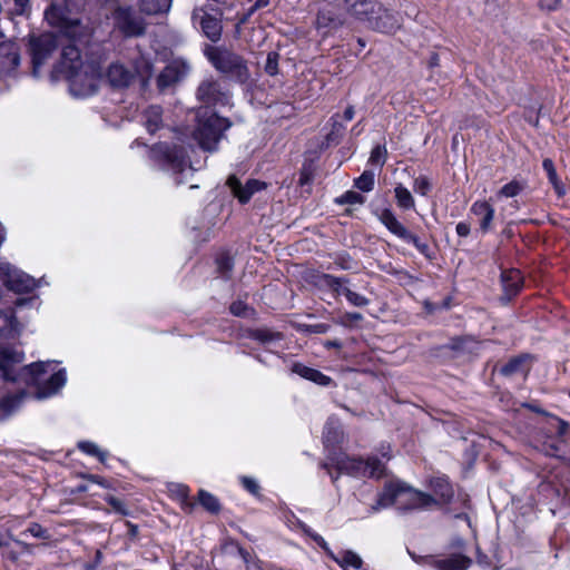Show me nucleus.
Returning a JSON list of instances; mask_svg holds the SVG:
<instances>
[{
    "label": "nucleus",
    "mask_w": 570,
    "mask_h": 570,
    "mask_svg": "<svg viewBox=\"0 0 570 570\" xmlns=\"http://www.w3.org/2000/svg\"><path fill=\"white\" fill-rule=\"evenodd\" d=\"M24 352L9 343H0V374L3 381L35 386V397L43 400L59 392L66 384L63 368L48 375L50 362H33L21 366Z\"/></svg>",
    "instance_id": "f257e3e1"
},
{
    "label": "nucleus",
    "mask_w": 570,
    "mask_h": 570,
    "mask_svg": "<svg viewBox=\"0 0 570 570\" xmlns=\"http://www.w3.org/2000/svg\"><path fill=\"white\" fill-rule=\"evenodd\" d=\"M346 13L372 30L393 33L400 28L397 13L384 8L374 0H348L342 2Z\"/></svg>",
    "instance_id": "f03ea898"
},
{
    "label": "nucleus",
    "mask_w": 570,
    "mask_h": 570,
    "mask_svg": "<svg viewBox=\"0 0 570 570\" xmlns=\"http://www.w3.org/2000/svg\"><path fill=\"white\" fill-rule=\"evenodd\" d=\"M204 55L210 65L227 79L245 85L250 78L247 60L239 53L223 46L206 45Z\"/></svg>",
    "instance_id": "7ed1b4c3"
},
{
    "label": "nucleus",
    "mask_w": 570,
    "mask_h": 570,
    "mask_svg": "<svg viewBox=\"0 0 570 570\" xmlns=\"http://www.w3.org/2000/svg\"><path fill=\"white\" fill-rule=\"evenodd\" d=\"M335 470L352 478L381 479L386 475L385 463L376 455H368L366 459L361 456H348L344 453H331L328 455Z\"/></svg>",
    "instance_id": "20e7f679"
},
{
    "label": "nucleus",
    "mask_w": 570,
    "mask_h": 570,
    "mask_svg": "<svg viewBox=\"0 0 570 570\" xmlns=\"http://www.w3.org/2000/svg\"><path fill=\"white\" fill-rule=\"evenodd\" d=\"M149 155L160 169L174 174L175 185L179 186L184 183L181 174L187 167L188 157L183 146L158 142L150 148Z\"/></svg>",
    "instance_id": "39448f33"
},
{
    "label": "nucleus",
    "mask_w": 570,
    "mask_h": 570,
    "mask_svg": "<svg viewBox=\"0 0 570 570\" xmlns=\"http://www.w3.org/2000/svg\"><path fill=\"white\" fill-rule=\"evenodd\" d=\"M377 218L391 234L404 243L413 245L428 261L435 258V253L431 249L430 245L422 237L406 228L390 208L382 209L377 214Z\"/></svg>",
    "instance_id": "423d86ee"
},
{
    "label": "nucleus",
    "mask_w": 570,
    "mask_h": 570,
    "mask_svg": "<svg viewBox=\"0 0 570 570\" xmlns=\"http://www.w3.org/2000/svg\"><path fill=\"white\" fill-rule=\"evenodd\" d=\"M232 126L228 118L219 117L216 114L200 119L194 132L195 139L202 149L206 151L217 150V145L224 132Z\"/></svg>",
    "instance_id": "0eeeda50"
},
{
    "label": "nucleus",
    "mask_w": 570,
    "mask_h": 570,
    "mask_svg": "<svg viewBox=\"0 0 570 570\" xmlns=\"http://www.w3.org/2000/svg\"><path fill=\"white\" fill-rule=\"evenodd\" d=\"M114 29L124 38H139L146 33V21L131 6L117 4L111 11Z\"/></svg>",
    "instance_id": "6e6552de"
},
{
    "label": "nucleus",
    "mask_w": 570,
    "mask_h": 570,
    "mask_svg": "<svg viewBox=\"0 0 570 570\" xmlns=\"http://www.w3.org/2000/svg\"><path fill=\"white\" fill-rule=\"evenodd\" d=\"M58 48V37L52 32L29 36L28 49L31 56L32 75L35 77L39 76L41 67L52 57Z\"/></svg>",
    "instance_id": "1a4fd4ad"
},
{
    "label": "nucleus",
    "mask_w": 570,
    "mask_h": 570,
    "mask_svg": "<svg viewBox=\"0 0 570 570\" xmlns=\"http://www.w3.org/2000/svg\"><path fill=\"white\" fill-rule=\"evenodd\" d=\"M65 78L69 81L70 92L75 97H88L97 92L100 72L94 66H86Z\"/></svg>",
    "instance_id": "9d476101"
},
{
    "label": "nucleus",
    "mask_w": 570,
    "mask_h": 570,
    "mask_svg": "<svg viewBox=\"0 0 570 570\" xmlns=\"http://www.w3.org/2000/svg\"><path fill=\"white\" fill-rule=\"evenodd\" d=\"M0 279L9 291L16 293H30L37 287L33 277L7 262H0Z\"/></svg>",
    "instance_id": "9b49d317"
},
{
    "label": "nucleus",
    "mask_w": 570,
    "mask_h": 570,
    "mask_svg": "<svg viewBox=\"0 0 570 570\" xmlns=\"http://www.w3.org/2000/svg\"><path fill=\"white\" fill-rule=\"evenodd\" d=\"M196 97L205 106H227L230 100V92L219 80L210 77L199 83Z\"/></svg>",
    "instance_id": "f8f14e48"
},
{
    "label": "nucleus",
    "mask_w": 570,
    "mask_h": 570,
    "mask_svg": "<svg viewBox=\"0 0 570 570\" xmlns=\"http://www.w3.org/2000/svg\"><path fill=\"white\" fill-rule=\"evenodd\" d=\"M191 19L194 24H197L202 33L213 43H216L222 39V12L213 14L204 8H196L193 11Z\"/></svg>",
    "instance_id": "ddd939ff"
},
{
    "label": "nucleus",
    "mask_w": 570,
    "mask_h": 570,
    "mask_svg": "<svg viewBox=\"0 0 570 570\" xmlns=\"http://www.w3.org/2000/svg\"><path fill=\"white\" fill-rule=\"evenodd\" d=\"M345 23L344 14L335 8L322 7L317 10L314 27L322 35L327 37L335 33Z\"/></svg>",
    "instance_id": "4468645a"
},
{
    "label": "nucleus",
    "mask_w": 570,
    "mask_h": 570,
    "mask_svg": "<svg viewBox=\"0 0 570 570\" xmlns=\"http://www.w3.org/2000/svg\"><path fill=\"white\" fill-rule=\"evenodd\" d=\"M190 71V66L181 60L174 59L170 61L158 75L157 87L159 90H165L177 82H180Z\"/></svg>",
    "instance_id": "2eb2a0df"
},
{
    "label": "nucleus",
    "mask_w": 570,
    "mask_h": 570,
    "mask_svg": "<svg viewBox=\"0 0 570 570\" xmlns=\"http://www.w3.org/2000/svg\"><path fill=\"white\" fill-rule=\"evenodd\" d=\"M226 185L230 189L233 196L237 198L242 205L247 204L255 193L267 188V184L265 181L253 178L248 179L246 184L243 185L235 175H230L227 178Z\"/></svg>",
    "instance_id": "dca6fc26"
},
{
    "label": "nucleus",
    "mask_w": 570,
    "mask_h": 570,
    "mask_svg": "<svg viewBox=\"0 0 570 570\" xmlns=\"http://www.w3.org/2000/svg\"><path fill=\"white\" fill-rule=\"evenodd\" d=\"M86 67L83 65L79 48L72 43L63 46L61 49L60 60L56 67L57 72L65 77L71 72L79 71Z\"/></svg>",
    "instance_id": "f3484780"
},
{
    "label": "nucleus",
    "mask_w": 570,
    "mask_h": 570,
    "mask_svg": "<svg viewBox=\"0 0 570 570\" xmlns=\"http://www.w3.org/2000/svg\"><path fill=\"white\" fill-rule=\"evenodd\" d=\"M421 560L436 570H468L472 564V559L461 553H453L443 559L426 556Z\"/></svg>",
    "instance_id": "a211bd4d"
},
{
    "label": "nucleus",
    "mask_w": 570,
    "mask_h": 570,
    "mask_svg": "<svg viewBox=\"0 0 570 570\" xmlns=\"http://www.w3.org/2000/svg\"><path fill=\"white\" fill-rule=\"evenodd\" d=\"M533 361L534 356L532 354L520 353L509 358L507 363L499 367L498 373L504 377H512L519 374L527 376Z\"/></svg>",
    "instance_id": "6ab92c4d"
},
{
    "label": "nucleus",
    "mask_w": 570,
    "mask_h": 570,
    "mask_svg": "<svg viewBox=\"0 0 570 570\" xmlns=\"http://www.w3.org/2000/svg\"><path fill=\"white\" fill-rule=\"evenodd\" d=\"M403 495L407 497L404 502L400 500L399 509L403 511L422 510L439 503V501L433 495L419 490H414L407 485H405Z\"/></svg>",
    "instance_id": "aec40b11"
},
{
    "label": "nucleus",
    "mask_w": 570,
    "mask_h": 570,
    "mask_svg": "<svg viewBox=\"0 0 570 570\" xmlns=\"http://www.w3.org/2000/svg\"><path fill=\"white\" fill-rule=\"evenodd\" d=\"M19 65V46L11 40L0 42V75H8L14 71Z\"/></svg>",
    "instance_id": "412c9836"
},
{
    "label": "nucleus",
    "mask_w": 570,
    "mask_h": 570,
    "mask_svg": "<svg viewBox=\"0 0 570 570\" xmlns=\"http://www.w3.org/2000/svg\"><path fill=\"white\" fill-rule=\"evenodd\" d=\"M405 484L403 483H390L384 487V490L377 495V499L373 505H371V512H379L381 509L389 508L394 503L400 505V499L403 497Z\"/></svg>",
    "instance_id": "4be33fe9"
},
{
    "label": "nucleus",
    "mask_w": 570,
    "mask_h": 570,
    "mask_svg": "<svg viewBox=\"0 0 570 570\" xmlns=\"http://www.w3.org/2000/svg\"><path fill=\"white\" fill-rule=\"evenodd\" d=\"M106 78L112 88L122 89L129 87L134 73L122 63L112 62L107 69Z\"/></svg>",
    "instance_id": "5701e85b"
},
{
    "label": "nucleus",
    "mask_w": 570,
    "mask_h": 570,
    "mask_svg": "<svg viewBox=\"0 0 570 570\" xmlns=\"http://www.w3.org/2000/svg\"><path fill=\"white\" fill-rule=\"evenodd\" d=\"M291 371L302 379L311 381L320 386H330L334 383L331 376L325 375L320 370L309 367L301 362H294L291 366Z\"/></svg>",
    "instance_id": "b1692460"
},
{
    "label": "nucleus",
    "mask_w": 570,
    "mask_h": 570,
    "mask_svg": "<svg viewBox=\"0 0 570 570\" xmlns=\"http://www.w3.org/2000/svg\"><path fill=\"white\" fill-rule=\"evenodd\" d=\"M28 393L24 389L16 393H9L0 399V422L6 421L22 405Z\"/></svg>",
    "instance_id": "393cba45"
},
{
    "label": "nucleus",
    "mask_w": 570,
    "mask_h": 570,
    "mask_svg": "<svg viewBox=\"0 0 570 570\" xmlns=\"http://www.w3.org/2000/svg\"><path fill=\"white\" fill-rule=\"evenodd\" d=\"M67 13H70L66 6H60L56 3H51L45 11V18L48 23L52 27H68L72 24H78L79 20H71L67 17Z\"/></svg>",
    "instance_id": "a878e982"
},
{
    "label": "nucleus",
    "mask_w": 570,
    "mask_h": 570,
    "mask_svg": "<svg viewBox=\"0 0 570 570\" xmlns=\"http://www.w3.org/2000/svg\"><path fill=\"white\" fill-rule=\"evenodd\" d=\"M471 213L480 217V230L487 234L492 228L495 210L492 205L485 200H476L471 206Z\"/></svg>",
    "instance_id": "bb28decb"
},
{
    "label": "nucleus",
    "mask_w": 570,
    "mask_h": 570,
    "mask_svg": "<svg viewBox=\"0 0 570 570\" xmlns=\"http://www.w3.org/2000/svg\"><path fill=\"white\" fill-rule=\"evenodd\" d=\"M522 407L528 409L531 412L549 416L550 417V421H549L550 431L553 432L558 438H561L567 433L569 424L566 421L561 420L560 417L549 414L546 410L540 407L537 403L525 402V403H522Z\"/></svg>",
    "instance_id": "cd10ccee"
},
{
    "label": "nucleus",
    "mask_w": 570,
    "mask_h": 570,
    "mask_svg": "<svg viewBox=\"0 0 570 570\" xmlns=\"http://www.w3.org/2000/svg\"><path fill=\"white\" fill-rule=\"evenodd\" d=\"M318 285L328 288L335 296L344 295L345 291L350 289L345 285L350 283L346 276H334L332 274L323 273L317 276Z\"/></svg>",
    "instance_id": "c85d7f7f"
},
{
    "label": "nucleus",
    "mask_w": 570,
    "mask_h": 570,
    "mask_svg": "<svg viewBox=\"0 0 570 570\" xmlns=\"http://www.w3.org/2000/svg\"><path fill=\"white\" fill-rule=\"evenodd\" d=\"M479 342L471 335L454 336L443 346L455 353H474L478 350Z\"/></svg>",
    "instance_id": "c756f323"
},
{
    "label": "nucleus",
    "mask_w": 570,
    "mask_h": 570,
    "mask_svg": "<svg viewBox=\"0 0 570 570\" xmlns=\"http://www.w3.org/2000/svg\"><path fill=\"white\" fill-rule=\"evenodd\" d=\"M343 438L338 420L330 417L323 429V444L325 448H335Z\"/></svg>",
    "instance_id": "7c9ffc66"
},
{
    "label": "nucleus",
    "mask_w": 570,
    "mask_h": 570,
    "mask_svg": "<svg viewBox=\"0 0 570 570\" xmlns=\"http://www.w3.org/2000/svg\"><path fill=\"white\" fill-rule=\"evenodd\" d=\"M431 489L439 497L440 502L449 504L454 498V490L446 476H436L431 480Z\"/></svg>",
    "instance_id": "2f4dec72"
},
{
    "label": "nucleus",
    "mask_w": 570,
    "mask_h": 570,
    "mask_svg": "<svg viewBox=\"0 0 570 570\" xmlns=\"http://www.w3.org/2000/svg\"><path fill=\"white\" fill-rule=\"evenodd\" d=\"M144 126L151 135L163 127V108L158 105L149 106L142 114Z\"/></svg>",
    "instance_id": "473e14b6"
},
{
    "label": "nucleus",
    "mask_w": 570,
    "mask_h": 570,
    "mask_svg": "<svg viewBox=\"0 0 570 570\" xmlns=\"http://www.w3.org/2000/svg\"><path fill=\"white\" fill-rule=\"evenodd\" d=\"M501 282L505 295L512 298L519 294L523 282L518 271L511 269L501 274Z\"/></svg>",
    "instance_id": "72a5a7b5"
},
{
    "label": "nucleus",
    "mask_w": 570,
    "mask_h": 570,
    "mask_svg": "<svg viewBox=\"0 0 570 570\" xmlns=\"http://www.w3.org/2000/svg\"><path fill=\"white\" fill-rule=\"evenodd\" d=\"M542 168L547 174L549 183L552 185L558 197H563L567 193L566 187L557 174L554 163L551 158H544Z\"/></svg>",
    "instance_id": "f704fd0d"
},
{
    "label": "nucleus",
    "mask_w": 570,
    "mask_h": 570,
    "mask_svg": "<svg viewBox=\"0 0 570 570\" xmlns=\"http://www.w3.org/2000/svg\"><path fill=\"white\" fill-rule=\"evenodd\" d=\"M173 0H139L140 12L147 16H157L168 12Z\"/></svg>",
    "instance_id": "c9c22d12"
},
{
    "label": "nucleus",
    "mask_w": 570,
    "mask_h": 570,
    "mask_svg": "<svg viewBox=\"0 0 570 570\" xmlns=\"http://www.w3.org/2000/svg\"><path fill=\"white\" fill-rule=\"evenodd\" d=\"M331 559L344 570H361L363 568L362 558L352 550L343 551L341 557L334 554V558Z\"/></svg>",
    "instance_id": "e433bc0d"
},
{
    "label": "nucleus",
    "mask_w": 570,
    "mask_h": 570,
    "mask_svg": "<svg viewBox=\"0 0 570 570\" xmlns=\"http://www.w3.org/2000/svg\"><path fill=\"white\" fill-rule=\"evenodd\" d=\"M19 322L12 309L0 311V334L14 336L18 334Z\"/></svg>",
    "instance_id": "4c0bfd02"
},
{
    "label": "nucleus",
    "mask_w": 570,
    "mask_h": 570,
    "mask_svg": "<svg viewBox=\"0 0 570 570\" xmlns=\"http://www.w3.org/2000/svg\"><path fill=\"white\" fill-rule=\"evenodd\" d=\"M216 271L218 275L225 279L229 281L233 275V269L235 266L234 257L228 252H222L216 257Z\"/></svg>",
    "instance_id": "58836bf2"
},
{
    "label": "nucleus",
    "mask_w": 570,
    "mask_h": 570,
    "mask_svg": "<svg viewBox=\"0 0 570 570\" xmlns=\"http://www.w3.org/2000/svg\"><path fill=\"white\" fill-rule=\"evenodd\" d=\"M246 336L259 342L261 344H267L283 338L282 333L274 332L269 328H249L246 332Z\"/></svg>",
    "instance_id": "ea45409f"
},
{
    "label": "nucleus",
    "mask_w": 570,
    "mask_h": 570,
    "mask_svg": "<svg viewBox=\"0 0 570 570\" xmlns=\"http://www.w3.org/2000/svg\"><path fill=\"white\" fill-rule=\"evenodd\" d=\"M527 187L524 180L512 179L508 184L503 185L495 194L498 198H513L521 194Z\"/></svg>",
    "instance_id": "a19ab883"
},
{
    "label": "nucleus",
    "mask_w": 570,
    "mask_h": 570,
    "mask_svg": "<svg viewBox=\"0 0 570 570\" xmlns=\"http://www.w3.org/2000/svg\"><path fill=\"white\" fill-rule=\"evenodd\" d=\"M340 115L335 114L330 118L331 129L326 134L327 144H338L345 132V126L338 120Z\"/></svg>",
    "instance_id": "79ce46f5"
},
{
    "label": "nucleus",
    "mask_w": 570,
    "mask_h": 570,
    "mask_svg": "<svg viewBox=\"0 0 570 570\" xmlns=\"http://www.w3.org/2000/svg\"><path fill=\"white\" fill-rule=\"evenodd\" d=\"M198 502L206 511L213 514H217L222 510L219 500L206 490L202 489L198 491Z\"/></svg>",
    "instance_id": "37998d69"
},
{
    "label": "nucleus",
    "mask_w": 570,
    "mask_h": 570,
    "mask_svg": "<svg viewBox=\"0 0 570 570\" xmlns=\"http://www.w3.org/2000/svg\"><path fill=\"white\" fill-rule=\"evenodd\" d=\"M396 204L402 209H412L415 206L414 198L410 190L402 184L396 185L394 188Z\"/></svg>",
    "instance_id": "c03bdc74"
},
{
    "label": "nucleus",
    "mask_w": 570,
    "mask_h": 570,
    "mask_svg": "<svg viewBox=\"0 0 570 570\" xmlns=\"http://www.w3.org/2000/svg\"><path fill=\"white\" fill-rule=\"evenodd\" d=\"M314 171H315V169L311 161H304L302 165V168L299 169V177H298L297 185L303 188L307 186L306 191L308 194L312 191L311 185L314 179Z\"/></svg>",
    "instance_id": "a18cd8bd"
},
{
    "label": "nucleus",
    "mask_w": 570,
    "mask_h": 570,
    "mask_svg": "<svg viewBox=\"0 0 570 570\" xmlns=\"http://www.w3.org/2000/svg\"><path fill=\"white\" fill-rule=\"evenodd\" d=\"M375 174L372 170H364L361 176L354 179V187L363 193L374 189Z\"/></svg>",
    "instance_id": "49530a36"
},
{
    "label": "nucleus",
    "mask_w": 570,
    "mask_h": 570,
    "mask_svg": "<svg viewBox=\"0 0 570 570\" xmlns=\"http://www.w3.org/2000/svg\"><path fill=\"white\" fill-rule=\"evenodd\" d=\"M78 448L83 453L96 456L101 463H105L108 455L107 452L101 451L96 443L90 441L79 442Z\"/></svg>",
    "instance_id": "de8ad7c7"
},
{
    "label": "nucleus",
    "mask_w": 570,
    "mask_h": 570,
    "mask_svg": "<svg viewBox=\"0 0 570 570\" xmlns=\"http://www.w3.org/2000/svg\"><path fill=\"white\" fill-rule=\"evenodd\" d=\"M31 0H13V7L9 9L8 14L12 17L29 18L31 14Z\"/></svg>",
    "instance_id": "09e8293b"
},
{
    "label": "nucleus",
    "mask_w": 570,
    "mask_h": 570,
    "mask_svg": "<svg viewBox=\"0 0 570 570\" xmlns=\"http://www.w3.org/2000/svg\"><path fill=\"white\" fill-rule=\"evenodd\" d=\"M335 203L338 204V205H345V204H348V205H363L365 203V197L357 193V191H354V190H347L345 191L344 194H342L341 196L336 197L335 198Z\"/></svg>",
    "instance_id": "8fccbe9b"
},
{
    "label": "nucleus",
    "mask_w": 570,
    "mask_h": 570,
    "mask_svg": "<svg viewBox=\"0 0 570 570\" xmlns=\"http://www.w3.org/2000/svg\"><path fill=\"white\" fill-rule=\"evenodd\" d=\"M387 157L385 145H376L370 155L368 163L371 165L383 167Z\"/></svg>",
    "instance_id": "3c124183"
},
{
    "label": "nucleus",
    "mask_w": 570,
    "mask_h": 570,
    "mask_svg": "<svg viewBox=\"0 0 570 570\" xmlns=\"http://www.w3.org/2000/svg\"><path fill=\"white\" fill-rule=\"evenodd\" d=\"M104 501L106 503H108L111 507V509L118 514L127 517V515H130V513H131L122 500H120L111 494L105 495Z\"/></svg>",
    "instance_id": "603ef678"
},
{
    "label": "nucleus",
    "mask_w": 570,
    "mask_h": 570,
    "mask_svg": "<svg viewBox=\"0 0 570 570\" xmlns=\"http://www.w3.org/2000/svg\"><path fill=\"white\" fill-rule=\"evenodd\" d=\"M229 312L232 315L236 317H247L249 315V312L252 314L255 313L254 308L249 307L248 304L242 299L234 301L229 305Z\"/></svg>",
    "instance_id": "864d4df0"
},
{
    "label": "nucleus",
    "mask_w": 570,
    "mask_h": 570,
    "mask_svg": "<svg viewBox=\"0 0 570 570\" xmlns=\"http://www.w3.org/2000/svg\"><path fill=\"white\" fill-rule=\"evenodd\" d=\"M279 53L277 51H269L267 53V58H266V62H265V66H264V71L268 75V76H276L278 75L279 70H278V62H279Z\"/></svg>",
    "instance_id": "5fc2aeb1"
},
{
    "label": "nucleus",
    "mask_w": 570,
    "mask_h": 570,
    "mask_svg": "<svg viewBox=\"0 0 570 570\" xmlns=\"http://www.w3.org/2000/svg\"><path fill=\"white\" fill-rule=\"evenodd\" d=\"M334 265L342 271H351L356 265L355 261L352 258V256L346 253H338L334 257Z\"/></svg>",
    "instance_id": "6e6d98bb"
},
{
    "label": "nucleus",
    "mask_w": 570,
    "mask_h": 570,
    "mask_svg": "<svg viewBox=\"0 0 570 570\" xmlns=\"http://www.w3.org/2000/svg\"><path fill=\"white\" fill-rule=\"evenodd\" d=\"M413 190L421 196H426L432 190V183L429 177L424 175L416 177L413 183Z\"/></svg>",
    "instance_id": "4d7b16f0"
},
{
    "label": "nucleus",
    "mask_w": 570,
    "mask_h": 570,
    "mask_svg": "<svg viewBox=\"0 0 570 570\" xmlns=\"http://www.w3.org/2000/svg\"><path fill=\"white\" fill-rule=\"evenodd\" d=\"M345 297L351 305L356 306V307H363V306L368 305V303H370V299L366 298L364 295H361L351 289L345 291Z\"/></svg>",
    "instance_id": "13d9d810"
},
{
    "label": "nucleus",
    "mask_w": 570,
    "mask_h": 570,
    "mask_svg": "<svg viewBox=\"0 0 570 570\" xmlns=\"http://www.w3.org/2000/svg\"><path fill=\"white\" fill-rule=\"evenodd\" d=\"M240 483L247 492H249L250 494H253L255 497H259L261 487L256 482V480H254L250 476H242Z\"/></svg>",
    "instance_id": "bf43d9fd"
},
{
    "label": "nucleus",
    "mask_w": 570,
    "mask_h": 570,
    "mask_svg": "<svg viewBox=\"0 0 570 570\" xmlns=\"http://www.w3.org/2000/svg\"><path fill=\"white\" fill-rule=\"evenodd\" d=\"M331 325L326 323L305 324L302 331L308 334H325L330 331Z\"/></svg>",
    "instance_id": "052dcab7"
},
{
    "label": "nucleus",
    "mask_w": 570,
    "mask_h": 570,
    "mask_svg": "<svg viewBox=\"0 0 570 570\" xmlns=\"http://www.w3.org/2000/svg\"><path fill=\"white\" fill-rule=\"evenodd\" d=\"M320 468L324 469L327 472V474L331 478L332 483L335 487H337V481L340 480L341 475H343L344 473H341L340 470H335V472H333L332 468H334V465H332V462L328 459H327V461H322L320 463Z\"/></svg>",
    "instance_id": "680f3d73"
},
{
    "label": "nucleus",
    "mask_w": 570,
    "mask_h": 570,
    "mask_svg": "<svg viewBox=\"0 0 570 570\" xmlns=\"http://www.w3.org/2000/svg\"><path fill=\"white\" fill-rule=\"evenodd\" d=\"M28 532L38 539H48L49 534L47 529H45L41 524L33 522L29 525Z\"/></svg>",
    "instance_id": "e2e57ef3"
},
{
    "label": "nucleus",
    "mask_w": 570,
    "mask_h": 570,
    "mask_svg": "<svg viewBox=\"0 0 570 570\" xmlns=\"http://www.w3.org/2000/svg\"><path fill=\"white\" fill-rule=\"evenodd\" d=\"M543 451L547 455L550 456H559L561 452V444L558 440H551L550 442L544 443Z\"/></svg>",
    "instance_id": "0e129e2a"
},
{
    "label": "nucleus",
    "mask_w": 570,
    "mask_h": 570,
    "mask_svg": "<svg viewBox=\"0 0 570 570\" xmlns=\"http://www.w3.org/2000/svg\"><path fill=\"white\" fill-rule=\"evenodd\" d=\"M312 540L326 553V556L334 558V552L331 550L328 543L321 534L313 533Z\"/></svg>",
    "instance_id": "69168bd1"
},
{
    "label": "nucleus",
    "mask_w": 570,
    "mask_h": 570,
    "mask_svg": "<svg viewBox=\"0 0 570 570\" xmlns=\"http://www.w3.org/2000/svg\"><path fill=\"white\" fill-rule=\"evenodd\" d=\"M363 320V315L358 312H346L341 321V324L344 326L351 325L353 323H357Z\"/></svg>",
    "instance_id": "338daca9"
},
{
    "label": "nucleus",
    "mask_w": 570,
    "mask_h": 570,
    "mask_svg": "<svg viewBox=\"0 0 570 570\" xmlns=\"http://www.w3.org/2000/svg\"><path fill=\"white\" fill-rule=\"evenodd\" d=\"M188 492H189V490H188L187 487H180L179 490H178V495L181 499L184 508L188 509V511H191L194 504L191 502H189Z\"/></svg>",
    "instance_id": "774afa93"
}]
</instances>
